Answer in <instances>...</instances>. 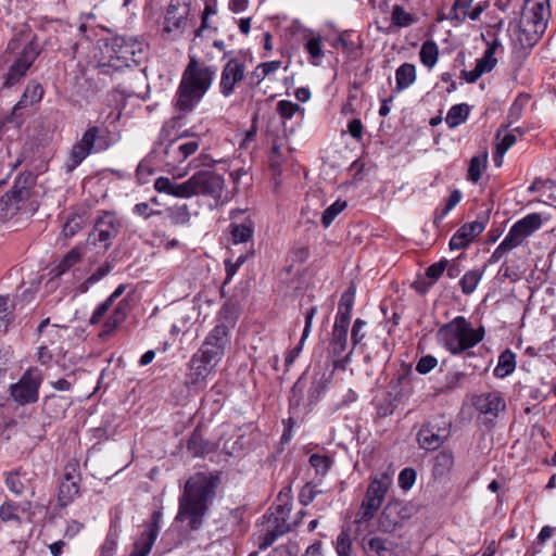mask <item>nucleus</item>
<instances>
[{"label": "nucleus", "mask_w": 556, "mask_h": 556, "mask_svg": "<svg viewBox=\"0 0 556 556\" xmlns=\"http://www.w3.org/2000/svg\"><path fill=\"white\" fill-rule=\"evenodd\" d=\"M217 478L203 472L190 477L179 497L177 521L187 522L191 530L201 527L208 510V504L215 496Z\"/></svg>", "instance_id": "nucleus-1"}, {"label": "nucleus", "mask_w": 556, "mask_h": 556, "mask_svg": "<svg viewBox=\"0 0 556 556\" xmlns=\"http://www.w3.org/2000/svg\"><path fill=\"white\" fill-rule=\"evenodd\" d=\"M215 75V66L199 62L195 56H190L176 92V109L185 113L191 112L210 90Z\"/></svg>", "instance_id": "nucleus-2"}, {"label": "nucleus", "mask_w": 556, "mask_h": 556, "mask_svg": "<svg viewBox=\"0 0 556 556\" xmlns=\"http://www.w3.org/2000/svg\"><path fill=\"white\" fill-rule=\"evenodd\" d=\"M484 338V328L472 327L465 317L457 316L438 331V340L453 355L462 354L479 344Z\"/></svg>", "instance_id": "nucleus-3"}, {"label": "nucleus", "mask_w": 556, "mask_h": 556, "mask_svg": "<svg viewBox=\"0 0 556 556\" xmlns=\"http://www.w3.org/2000/svg\"><path fill=\"white\" fill-rule=\"evenodd\" d=\"M199 146L200 141L197 137H192L190 140H185L184 137L170 139L169 130L163 127L152 154L165 166L175 168L195 153Z\"/></svg>", "instance_id": "nucleus-4"}, {"label": "nucleus", "mask_w": 556, "mask_h": 556, "mask_svg": "<svg viewBox=\"0 0 556 556\" xmlns=\"http://www.w3.org/2000/svg\"><path fill=\"white\" fill-rule=\"evenodd\" d=\"M291 505L286 503L273 505L257 525V545L260 549H266L275 541L291 530Z\"/></svg>", "instance_id": "nucleus-5"}, {"label": "nucleus", "mask_w": 556, "mask_h": 556, "mask_svg": "<svg viewBox=\"0 0 556 556\" xmlns=\"http://www.w3.org/2000/svg\"><path fill=\"white\" fill-rule=\"evenodd\" d=\"M549 17L548 0H529L523 9L519 30V40L532 46L545 33Z\"/></svg>", "instance_id": "nucleus-6"}, {"label": "nucleus", "mask_w": 556, "mask_h": 556, "mask_svg": "<svg viewBox=\"0 0 556 556\" xmlns=\"http://www.w3.org/2000/svg\"><path fill=\"white\" fill-rule=\"evenodd\" d=\"M235 321L224 315L217 319L215 327L210 331L198 352L199 357L206 359V363L217 366L223 359L226 349L229 346V331Z\"/></svg>", "instance_id": "nucleus-7"}, {"label": "nucleus", "mask_w": 556, "mask_h": 556, "mask_svg": "<svg viewBox=\"0 0 556 556\" xmlns=\"http://www.w3.org/2000/svg\"><path fill=\"white\" fill-rule=\"evenodd\" d=\"M391 481V477L386 472L372 478L368 485L365 498L362 502L356 519L357 523L367 522L374 518L381 507Z\"/></svg>", "instance_id": "nucleus-8"}, {"label": "nucleus", "mask_w": 556, "mask_h": 556, "mask_svg": "<svg viewBox=\"0 0 556 556\" xmlns=\"http://www.w3.org/2000/svg\"><path fill=\"white\" fill-rule=\"evenodd\" d=\"M190 11V0H170L164 17L163 35L169 39L181 36L189 26L193 25Z\"/></svg>", "instance_id": "nucleus-9"}, {"label": "nucleus", "mask_w": 556, "mask_h": 556, "mask_svg": "<svg viewBox=\"0 0 556 556\" xmlns=\"http://www.w3.org/2000/svg\"><path fill=\"white\" fill-rule=\"evenodd\" d=\"M102 130L97 127L88 128L83 135L81 140L72 149L67 163L68 170L76 168L92 151H103L109 144L102 137Z\"/></svg>", "instance_id": "nucleus-10"}, {"label": "nucleus", "mask_w": 556, "mask_h": 556, "mask_svg": "<svg viewBox=\"0 0 556 556\" xmlns=\"http://www.w3.org/2000/svg\"><path fill=\"white\" fill-rule=\"evenodd\" d=\"M112 51L116 59V63L112 66L117 70L123 66L139 65L146 55L143 42L135 38H115L112 43Z\"/></svg>", "instance_id": "nucleus-11"}, {"label": "nucleus", "mask_w": 556, "mask_h": 556, "mask_svg": "<svg viewBox=\"0 0 556 556\" xmlns=\"http://www.w3.org/2000/svg\"><path fill=\"white\" fill-rule=\"evenodd\" d=\"M121 222L112 213H104L100 216L92 231L89 233L88 243L99 248V252L106 251L112 240L118 235Z\"/></svg>", "instance_id": "nucleus-12"}, {"label": "nucleus", "mask_w": 556, "mask_h": 556, "mask_svg": "<svg viewBox=\"0 0 556 556\" xmlns=\"http://www.w3.org/2000/svg\"><path fill=\"white\" fill-rule=\"evenodd\" d=\"M42 379V374L38 368L27 369L21 379L11 386V396L21 405L37 402Z\"/></svg>", "instance_id": "nucleus-13"}, {"label": "nucleus", "mask_w": 556, "mask_h": 556, "mask_svg": "<svg viewBox=\"0 0 556 556\" xmlns=\"http://www.w3.org/2000/svg\"><path fill=\"white\" fill-rule=\"evenodd\" d=\"M192 197L206 195L219 198L224 189V178L212 170H200L190 178Z\"/></svg>", "instance_id": "nucleus-14"}, {"label": "nucleus", "mask_w": 556, "mask_h": 556, "mask_svg": "<svg viewBox=\"0 0 556 556\" xmlns=\"http://www.w3.org/2000/svg\"><path fill=\"white\" fill-rule=\"evenodd\" d=\"M245 76V64L238 59H230L228 62L224 65L222 74H220V80H219V91L225 97H230L235 87L238 83L243 80Z\"/></svg>", "instance_id": "nucleus-15"}, {"label": "nucleus", "mask_w": 556, "mask_h": 556, "mask_svg": "<svg viewBox=\"0 0 556 556\" xmlns=\"http://www.w3.org/2000/svg\"><path fill=\"white\" fill-rule=\"evenodd\" d=\"M161 513L153 511L151 520L146 525L144 531L136 541L134 551L129 556H148L160 533Z\"/></svg>", "instance_id": "nucleus-16"}, {"label": "nucleus", "mask_w": 556, "mask_h": 556, "mask_svg": "<svg viewBox=\"0 0 556 556\" xmlns=\"http://www.w3.org/2000/svg\"><path fill=\"white\" fill-rule=\"evenodd\" d=\"M542 226V217L539 213H531L516 222L507 233V238L519 247L526 238Z\"/></svg>", "instance_id": "nucleus-17"}, {"label": "nucleus", "mask_w": 556, "mask_h": 556, "mask_svg": "<svg viewBox=\"0 0 556 556\" xmlns=\"http://www.w3.org/2000/svg\"><path fill=\"white\" fill-rule=\"evenodd\" d=\"M473 404L476 409L489 419L497 418L506 409L505 400L497 391L478 395Z\"/></svg>", "instance_id": "nucleus-18"}, {"label": "nucleus", "mask_w": 556, "mask_h": 556, "mask_svg": "<svg viewBox=\"0 0 556 556\" xmlns=\"http://www.w3.org/2000/svg\"><path fill=\"white\" fill-rule=\"evenodd\" d=\"M216 366L206 363V359L194 353L189 362V371L186 376L188 387H198L206 382L207 378L215 371Z\"/></svg>", "instance_id": "nucleus-19"}, {"label": "nucleus", "mask_w": 556, "mask_h": 556, "mask_svg": "<svg viewBox=\"0 0 556 556\" xmlns=\"http://www.w3.org/2000/svg\"><path fill=\"white\" fill-rule=\"evenodd\" d=\"M473 0H455L447 18L457 22H465L467 18L477 21L484 10V5L479 2L472 7Z\"/></svg>", "instance_id": "nucleus-20"}, {"label": "nucleus", "mask_w": 556, "mask_h": 556, "mask_svg": "<svg viewBox=\"0 0 556 556\" xmlns=\"http://www.w3.org/2000/svg\"><path fill=\"white\" fill-rule=\"evenodd\" d=\"M154 188L157 192L170 194L176 198H191L190 180L184 182H176L167 177H159L154 182Z\"/></svg>", "instance_id": "nucleus-21"}, {"label": "nucleus", "mask_w": 556, "mask_h": 556, "mask_svg": "<svg viewBox=\"0 0 556 556\" xmlns=\"http://www.w3.org/2000/svg\"><path fill=\"white\" fill-rule=\"evenodd\" d=\"M42 86L35 80L29 81L20 101L13 106L11 117L9 121L13 122L20 110L38 103L42 99Z\"/></svg>", "instance_id": "nucleus-22"}, {"label": "nucleus", "mask_w": 556, "mask_h": 556, "mask_svg": "<svg viewBox=\"0 0 556 556\" xmlns=\"http://www.w3.org/2000/svg\"><path fill=\"white\" fill-rule=\"evenodd\" d=\"M350 326V315H339L336 319L332 332L331 348L336 354L345 351L348 343V330Z\"/></svg>", "instance_id": "nucleus-23"}, {"label": "nucleus", "mask_w": 556, "mask_h": 556, "mask_svg": "<svg viewBox=\"0 0 556 556\" xmlns=\"http://www.w3.org/2000/svg\"><path fill=\"white\" fill-rule=\"evenodd\" d=\"M29 188L28 179L18 178L11 190L2 198L9 210H20V203L28 199Z\"/></svg>", "instance_id": "nucleus-24"}, {"label": "nucleus", "mask_w": 556, "mask_h": 556, "mask_svg": "<svg viewBox=\"0 0 556 556\" xmlns=\"http://www.w3.org/2000/svg\"><path fill=\"white\" fill-rule=\"evenodd\" d=\"M448 265L447 260H441L432 265H430L425 274V277L418 279L414 282V286L419 292H427V290L438 281V279L443 275L446 267Z\"/></svg>", "instance_id": "nucleus-25"}, {"label": "nucleus", "mask_w": 556, "mask_h": 556, "mask_svg": "<svg viewBox=\"0 0 556 556\" xmlns=\"http://www.w3.org/2000/svg\"><path fill=\"white\" fill-rule=\"evenodd\" d=\"M417 440L419 446L427 451H434L439 448L443 443V439L439 434V429H434V427L429 425L422 426L420 428L417 433Z\"/></svg>", "instance_id": "nucleus-26"}, {"label": "nucleus", "mask_w": 556, "mask_h": 556, "mask_svg": "<svg viewBox=\"0 0 556 556\" xmlns=\"http://www.w3.org/2000/svg\"><path fill=\"white\" fill-rule=\"evenodd\" d=\"M416 80V67L410 63H403L395 72L396 91L412 86Z\"/></svg>", "instance_id": "nucleus-27"}, {"label": "nucleus", "mask_w": 556, "mask_h": 556, "mask_svg": "<svg viewBox=\"0 0 556 556\" xmlns=\"http://www.w3.org/2000/svg\"><path fill=\"white\" fill-rule=\"evenodd\" d=\"M79 494L78 481H62L59 488L58 502L62 507L71 504Z\"/></svg>", "instance_id": "nucleus-28"}, {"label": "nucleus", "mask_w": 556, "mask_h": 556, "mask_svg": "<svg viewBox=\"0 0 556 556\" xmlns=\"http://www.w3.org/2000/svg\"><path fill=\"white\" fill-rule=\"evenodd\" d=\"M392 25L399 28L408 27L417 22V17L407 12L402 5L395 4L391 12Z\"/></svg>", "instance_id": "nucleus-29"}, {"label": "nucleus", "mask_w": 556, "mask_h": 556, "mask_svg": "<svg viewBox=\"0 0 556 556\" xmlns=\"http://www.w3.org/2000/svg\"><path fill=\"white\" fill-rule=\"evenodd\" d=\"M469 111V105L465 103L455 104L448 110L445 117V123L448 125L450 128L457 127L467 119Z\"/></svg>", "instance_id": "nucleus-30"}, {"label": "nucleus", "mask_w": 556, "mask_h": 556, "mask_svg": "<svg viewBox=\"0 0 556 556\" xmlns=\"http://www.w3.org/2000/svg\"><path fill=\"white\" fill-rule=\"evenodd\" d=\"M39 54L40 50L37 43L30 41L24 47L21 55L14 61V63L18 64L21 68L27 72Z\"/></svg>", "instance_id": "nucleus-31"}, {"label": "nucleus", "mask_w": 556, "mask_h": 556, "mask_svg": "<svg viewBox=\"0 0 556 556\" xmlns=\"http://www.w3.org/2000/svg\"><path fill=\"white\" fill-rule=\"evenodd\" d=\"M488 162V153L484 152L481 155H476L470 160L468 167L467 178L469 181L476 184L480 180Z\"/></svg>", "instance_id": "nucleus-32"}, {"label": "nucleus", "mask_w": 556, "mask_h": 556, "mask_svg": "<svg viewBox=\"0 0 556 556\" xmlns=\"http://www.w3.org/2000/svg\"><path fill=\"white\" fill-rule=\"evenodd\" d=\"M516 367L515 354L509 350L503 352L498 357L497 366L494 369V374L497 377H506L511 374Z\"/></svg>", "instance_id": "nucleus-33"}, {"label": "nucleus", "mask_w": 556, "mask_h": 556, "mask_svg": "<svg viewBox=\"0 0 556 556\" xmlns=\"http://www.w3.org/2000/svg\"><path fill=\"white\" fill-rule=\"evenodd\" d=\"M421 63L431 68L435 65L439 56V49L434 41L427 40L422 43L419 52Z\"/></svg>", "instance_id": "nucleus-34"}, {"label": "nucleus", "mask_w": 556, "mask_h": 556, "mask_svg": "<svg viewBox=\"0 0 556 556\" xmlns=\"http://www.w3.org/2000/svg\"><path fill=\"white\" fill-rule=\"evenodd\" d=\"M365 551L368 556H394L386 540L378 536L371 538L368 541Z\"/></svg>", "instance_id": "nucleus-35"}, {"label": "nucleus", "mask_w": 556, "mask_h": 556, "mask_svg": "<svg viewBox=\"0 0 556 556\" xmlns=\"http://www.w3.org/2000/svg\"><path fill=\"white\" fill-rule=\"evenodd\" d=\"M483 271L472 269L467 271L460 279L459 285L465 294L472 293L482 278Z\"/></svg>", "instance_id": "nucleus-36"}, {"label": "nucleus", "mask_w": 556, "mask_h": 556, "mask_svg": "<svg viewBox=\"0 0 556 556\" xmlns=\"http://www.w3.org/2000/svg\"><path fill=\"white\" fill-rule=\"evenodd\" d=\"M231 236L233 243L236 244L251 240L253 236L252 224L249 222L231 225Z\"/></svg>", "instance_id": "nucleus-37"}, {"label": "nucleus", "mask_w": 556, "mask_h": 556, "mask_svg": "<svg viewBox=\"0 0 556 556\" xmlns=\"http://www.w3.org/2000/svg\"><path fill=\"white\" fill-rule=\"evenodd\" d=\"M167 216L173 225H187L190 222V212L187 204L167 210Z\"/></svg>", "instance_id": "nucleus-38"}, {"label": "nucleus", "mask_w": 556, "mask_h": 556, "mask_svg": "<svg viewBox=\"0 0 556 556\" xmlns=\"http://www.w3.org/2000/svg\"><path fill=\"white\" fill-rule=\"evenodd\" d=\"M346 201L338 199L330 206H328L321 216V223L327 228L331 225L334 218L346 208Z\"/></svg>", "instance_id": "nucleus-39"}, {"label": "nucleus", "mask_w": 556, "mask_h": 556, "mask_svg": "<svg viewBox=\"0 0 556 556\" xmlns=\"http://www.w3.org/2000/svg\"><path fill=\"white\" fill-rule=\"evenodd\" d=\"M81 258V253L78 249H72L59 263L55 270V276H61L65 271H67L72 266H74Z\"/></svg>", "instance_id": "nucleus-40"}, {"label": "nucleus", "mask_w": 556, "mask_h": 556, "mask_svg": "<svg viewBox=\"0 0 556 556\" xmlns=\"http://www.w3.org/2000/svg\"><path fill=\"white\" fill-rule=\"evenodd\" d=\"M484 228L485 223L483 220H473L471 223L463 225L458 229V232H460L463 237H465V239L470 243L477 236H479L484 230Z\"/></svg>", "instance_id": "nucleus-41"}, {"label": "nucleus", "mask_w": 556, "mask_h": 556, "mask_svg": "<svg viewBox=\"0 0 556 556\" xmlns=\"http://www.w3.org/2000/svg\"><path fill=\"white\" fill-rule=\"evenodd\" d=\"M356 287L352 282L341 295L338 313H351L355 300Z\"/></svg>", "instance_id": "nucleus-42"}, {"label": "nucleus", "mask_w": 556, "mask_h": 556, "mask_svg": "<svg viewBox=\"0 0 556 556\" xmlns=\"http://www.w3.org/2000/svg\"><path fill=\"white\" fill-rule=\"evenodd\" d=\"M0 519L3 522H17L21 523L18 516V505L12 502H5L0 506Z\"/></svg>", "instance_id": "nucleus-43"}, {"label": "nucleus", "mask_w": 556, "mask_h": 556, "mask_svg": "<svg viewBox=\"0 0 556 556\" xmlns=\"http://www.w3.org/2000/svg\"><path fill=\"white\" fill-rule=\"evenodd\" d=\"M26 73L27 72L24 71L23 68H21L18 66V64L13 63L10 66L9 72L4 76L2 87L11 88V87L15 86L17 83L21 81V79L26 75Z\"/></svg>", "instance_id": "nucleus-44"}, {"label": "nucleus", "mask_w": 556, "mask_h": 556, "mask_svg": "<svg viewBox=\"0 0 556 556\" xmlns=\"http://www.w3.org/2000/svg\"><path fill=\"white\" fill-rule=\"evenodd\" d=\"M187 448L192 456L199 457L207 451V443L203 441L200 434L193 433L187 443Z\"/></svg>", "instance_id": "nucleus-45"}, {"label": "nucleus", "mask_w": 556, "mask_h": 556, "mask_svg": "<svg viewBox=\"0 0 556 556\" xmlns=\"http://www.w3.org/2000/svg\"><path fill=\"white\" fill-rule=\"evenodd\" d=\"M277 112L285 119L292 118L296 113H301L302 109L298 103L281 100L277 103Z\"/></svg>", "instance_id": "nucleus-46"}, {"label": "nucleus", "mask_w": 556, "mask_h": 556, "mask_svg": "<svg viewBox=\"0 0 556 556\" xmlns=\"http://www.w3.org/2000/svg\"><path fill=\"white\" fill-rule=\"evenodd\" d=\"M497 60L492 54V49H486L483 56L477 60L476 67L482 73H490L496 65Z\"/></svg>", "instance_id": "nucleus-47"}, {"label": "nucleus", "mask_w": 556, "mask_h": 556, "mask_svg": "<svg viewBox=\"0 0 556 556\" xmlns=\"http://www.w3.org/2000/svg\"><path fill=\"white\" fill-rule=\"evenodd\" d=\"M517 248L510 239L505 237V239L500 243V245L494 250L492 255L489 258L490 264L497 263L504 255L510 252L513 249Z\"/></svg>", "instance_id": "nucleus-48"}, {"label": "nucleus", "mask_w": 556, "mask_h": 556, "mask_svg": "<svg viewBox=\"0 0 556 556\" xmlns=\"http://www.w3.org/2000/svg\"><path fill=\"white\" fill-rule=\"evenodd\" d=\"M114 267V264L111 262L103 263L100 267H98L85 281L87 288L101 279H103Z\"/></svg>", "instance_id": "nucleus-49"}, {"label": "nucleus", "mask_w": 556, "mask_h": 556, "mask_svg": "<svg viewBox=\"0 0 556 556\" xmlns=\"http://www.w3.org/2000/svg\"><path fill=\"white\" fill-rule=\"evenodd\" d=\"M337 553L339 556H351L352 540L346 531H342L337 539Z\"/></svg>", "instance_id": "nucleus-50"}, {"label": "nucleus", "mask_w": 556, "mask_h": 556, "mask_svg": "<svg viewBox=\"0 0 556 556\" xmlns=\"http://www.w3.org/2000/svg\"><path fill=\"white\" fill-rule=\"evenodd\" d=\"M417 473L413 468H404L399 475V485L402 490H409L415 481Z\"/></svg>", "instance_id": "nucleus-51"}, {"label": "nucleus", "mask_w": 556, "mask_h": 556, "mask_svg": "<svg viewBox=\"0 0 556 556\" xmlns=\"http://www.w3.org/2000/svg\"><path fill=\"white\" fill-rule=\"evenodd\" d=\"M462 200V192L455 189L445 202L441 212H438L437 219H443Z\"/></svg>", "instance_id": "nucleus-52"}, {"label": "nucleus", "mask_w": 556, "mask_h": 556, "mask_svg": "<svg viewBox=\"0 0 556 556\" xmlns=\"http://www.w3.org/2000/svg\"><path fill=\"white\" fill-rule=\"evenodd\" d=\"M312 320H313V315H306V323H305V328L303 330V334H302V339H301V342L300 344L294 348L293 350L290 351V353L288 354L287 358H286V364L287 365H290L291 363H293V361L295 359V357L300 354L301 352V344L302 342L307 338L308 336V332H309V327H311V324H312Z\"/></svg>", "instance_id": "nucleus-53"}, {"label": "nucleus", "mask_w": 556, "mask_h": 556, "mask_svg": "<svg viewBox=\"0 0 556 556\" xmlns=\"http://www.w3.org/2000/svg\"><path fill=\"white\" fill-rule=\"evenodd\" d=\"M438 365V359L432 355L422 356L416 364V371L426 375Z\"/></svg>", "instance_id": "nucleus-54"}, {"label": "nucleus", "mask_w": 556, "mask_h": 556, "mask_svg": "<svg viewBox=\"0 0 556 556\" xmlns=\"http://www.w3.org/2000/svg\"><path fill=\"white\" fill-rule=\"evenodd\" d=\"M123 323L121 315H110L104 321L102 330L99 332L100 337H108Z\"/></svg>", "instance_id": "nucleus-55"}, {"label": "nucleus", "mask_w": 556, "mask_h": 556, "mask_svg": "<svg viewBox=\"0 0 556 556\" xmlns=\"http://www.w3.org/2000/svg\"><path fill=\"white\" fill-rule=\"evenodd\" d=\"M80 480L79 465L77 462H68L64 468L62 481H78Z\"/></svg>", "instance_id": "nucleus-56"}, {"label": "nucleus", "mask_w": 556, "mask_h": 556, "mask_svg": "<svg viewBox=\"0 0 556 556\" xmlns=\"http://www.w3.org/2000/svg\"><path fill=\"white\" fill-rule=\"evenodd\" d=\"M125 290L124 286H119L104 302H102L93 313H106L111 309L113 302L119 298Z\"/></svg>", "instance_id": "nucleus-57"}, {"label": "nucleus", "mask_w": 556, "mask_h": 556, "mask_svg": "<svg viewBox=\"0 0 556 556\" xmlns=\"http://www.w3.org/2000/svg\"><path fill=\"white\" fill-rule=\"evenodd\" d=\"M8 489L16 495L22 494L24 485L17 473H10L5 479Z\"/></svg>", "instance_id": "nucleus-58"}, {"label": "nucleus", "mask_w": 556, "mask_h": 556, "mask_svg": "<svg viewBox=\"0 0 556 556\" xmlns=\"http://www.w3.org/2000/svg\"><path fill=\"white\" fill-rule=\"evenodd\" d=\"M331 463L328 456L315 454V473L325 475L330 468Z\"/></svg>", "instance_id": "nucleus-59"}, {"label": "nucleus", "mask_w": 556, "mask_h": 556, "mask_svg": "<svg viewBox=\"0 0 556 556\" xmlns=\"http://www.w3.org/2000/svg\"><path fill=\"white\" fill-rule=\"evenodd\" d=\"M501 131L497 132L496 139V148L502 150L503 152H507V150L513 147L516 142V137L513 134H505L502 138Z\"/></svg>", "instance_id": "nucleus-60"}, {"label": "nucleus", "mask_w": 556, "mask_h": 556, "mask_svg": "<svg viewBox=\"0 0 556 556\" xmlns=\"http://www.w3.org/2000/svg\"><path fill=\"white\" fill-rule=\"evenodd\" d=\"M24 306L15 303L13 299L9 295H0V313H4L8 311H23Z\"/></svg>", "instance_id": "nucleus-61"}, {"label": "nucleus", "mask_w": 556, "mask_h": 556, "mask_svg": "<svg viewBox=\"0 0 556 556\" xmlns=\"http://www.w3.org/2000/svg\"><path fill=\"white\" fill-rule=\"evenodd\" d=\"M365 325L366 323L359 318L355 320L351 334L354 344L359 343L365 337V332L363 331Z\"/></svg>", "instance_id": "nucleus-62"}, {"label": "nucleus", "mask_w": 556, "mask_h": 556, "mask_svg": "<svg viewBox=\"0 0 556 556\" xmlns=\"http://www.w3.org/2000/svg\"><path fill=\"white\" fill-rule=\"evenodd\" d=\"M299 502L303 506H307L313 502V484L311 482H307L300 491Z\"/></svg>", "instance_id": "nucleus-63"}, {"label": "nucleus", "mask_w": 556, "mask_h": 556, "mask_svg": "<svg viewBox=\"0 0 556 556\" xmlns=\"http://www.w3.org/2000/svg\"><path fill=\"white\" fill-rule=\"evenodd\" d=\"M60 328L59 324H51L50 318L43 319L40 325L38 326V333L39 334H48L52 336L54 332H58V329Z\"/></svg>", "instance_id": "nucleus-64"}]
</instances>
